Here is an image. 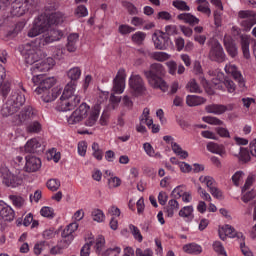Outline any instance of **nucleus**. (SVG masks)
<instances>
[{
	"instance_id": "63",
	"label": "nucleus",
	"mask_w": 256,
	"mask_h": 256,
	"mask_svg": "<svg viewBox=\"0 0 256 256\" xmlns=\"http://www.w3.org/2000/svg\"><path fill=\"white\" fill-rule=\"evenodd\" d=\"M122 105L123 107H126L128 111H131V109H133V100H131V97L128 95H125L122 97Z\"/></svg>"
},
{
	"instance_id": "43",
	"label": "nucleus",
	"mask_w": 256,
	"mask_h": 256,
	"mask_svg": "<svg viewBox=\"0 0 256 256\" xmlns=\"http://www.w3.org/2000/svg\"><path fill=\"white\" fill-rule=\"evenodd\" d=\"M199 181L200 183L206 185L209 191L215 187V179H213L211 176H200Z\"/></svg>"
},
{
	"instance_id": "33",
	"label": "nucleus",
	"mask_w": 256,
	"mask_h": 256,
	"mask_svg": "<svg viewBox=\"0 0 256 256\" xmlns=\"http://www.w3.org/2000/svg\"><path fill=\"white\" fill-rule=\"evenodd\" d=\"M240 45L245 59H249L251 57V53L249 52L250 40L248 35L240 36Z\"/></svg>"
},
{
	"instance_id": "36",
	"label": "nucleus",
	"mask_w": 256,
	"mask_h": 256,
	"mask_svg": "<svg viewBox=\"0 0 256 256\" xmlns=\"http://www.w3.org/2000/svg\"><path fill=\"white\" fill-rule=\"evenodd\" d=\"M178 215L185 219V221H188V223L193 221V219H195V215H193V206H185L181 208Z\"/></svg>"
},
{
	"instance_id": "45",
	"label": "nucleus",
	"mask_w": 256,
	"mask_h": 256,
	"mask_svg": "<svg viewBox=\"0 0 256 256\" xmlns=\"http://www.w3.org/2000/svg\"><path fill=\"white\" fill-rule=\"evenodd\" d=\"M173 7L178 9V11H191V8L189 5H187V2L183 0H175L172 2Z\"/></svg>"
},
{
	"instance_id": "57",
	"label": "nucleus",
	"mask_w": 256,
	"mask_h": 256,
	"mask_svg": "<svg viewBox=\"0 0 256 256\" xmlns=\"http://www.w3.org/2000/svg\"><path fill=\"white\" fill-rule=\"evenodd\" d=\"M45 247H49V242L41 241L40 243L35 244L34 245V254L39 255L40 253H42V251H43V249H45Z\"/></svg>"
},
{
	"instance_id": "8",
	"label": "nucleus",
	"mask_w": 256,
	"mask_h": 256,
	"mask_svg": "<svg viewBox=\"0 0 256 256\" xmlns=\"http://www.w3.org/2000/svg\"><path fill=\"white\" fill-rule=\"evenodd\" d=\"M2 183L6 185V187L15 189V187H19V185L23 183V176L21 175V172L14 174L9 170H4L2 172Z\"/></svg>"
},
{
	"instance_id": "7",
	"label": "nucleus",
	"mask_w": 256,
	"mask_h": 256,
	"mask_svg": "<svg viewBox=\"0 0 256 256\" xmlns=\"http://www.w3.org/2000/svg\"><path fill=\"white\" fill-rule=\"evenodd\" d=\"M208 57L210 61H215L216 63H224V61H227V55H225L223 46L219 41L212 43Z\"/></svg>"
},
{
	"instance_id": "24",
	"label": "nucleus",
	"mask_w": 256,
	"mask_h": 256,
	"mask_svg": "<svg viewBox=\"0 0 256 256\" xmlns=\"http://www.w3.org/2000/svg\"><path fill=\"white\" fill-rule=\"evenodd\" d=\"M55 83H56L55 77L44 78L40 82V85L37 86V88L35 89L36 95H41V93L51 90V87H53Z\"/></svg>"
},
{
	"instance_id": "35",
	"label": "nucleus",
	"mask_w": 256,
	"mask_h": 256,
	"mask_svg": "<svg viewBox=\"0 0 256 256\" xmlns=\"http://www.w3.org/2000/svg\"><path fill=\"white\" fill-rule=\"evenodd\" d=\"M223 231L226 235V237H230L231 239H241L242 241H245V237L243 236V233L236 232L235 228H233L231 225L227 224L224 226Z\"/></svg>"
},
{
	"instance_id": "6",
	"label": "nucleus",
	"mask_w": 256,
	"mask_h": 256,
	"mask_svg": "<svg viewBox=\"0 0 256 256\" xmlns=\"http://www.w3.org/2000/svg\"><path fill=\"white\" fill-rule=\"evenodd\" d=\"M129 87L135 97L147 94V87L145 86V81H143V78L139 74H132L130 76Z\"/></svg>"
},
{
	"instance_id": "5",
	"label": "nucleus",
	"mask_w": 256,
	"mask_h": 256,
	"mask_svg": "<svg viewBox=\"0 0 256 256\" xmlns=\"http://www.w3.org/2000/svg\"><path fill=\"white\" fill-rule=\"evenodd\" d=\"M39 117V111L33 106L24 107L19 115L14 116L13 123L14 125H23V123H29Z\"/></svg>"
},
{
	"instance_id": "4",
	"label": "nucleus",
	"mask_w": 256,
	"mask_h": 256,
	"mask_svg": "<svg viewBox=\"0 0 256 256\" xmlns=\"http://www.w3.org/2000/svg\"><path fill=\"white\" fill-rule=\"evenodd\" d=\"M238 21L243 31L248 33L256 25V12L253 10H240L238 12Z\"/></svg>"
},
{
	"instance_id": "56",
	"label": "nucleus",
	"mask_w": 256,
	"mask_h": 256,
	"mask_svg": "<svg viewBox=\"0 0 256 256\" xmlns=\"http://www.w3.org/2000/svg\"><path fill=\"white\" fill-rule=\"evenodd\" d=\"M109 189H116V187H121V180L119 177L114 176L108 179Z\"/></svg>"
},
{
	"instance_id": "23",
	"label": "nucleus",
	"mask_w": 256,
	"mask_h": 256,
	"mask_svg": "<svg viewBox=\"0 0 256 256\" xmlns=\"http://www.w3.org/2000/svg\"><path fill=\"white\" fill-rule=\"evenodd\" d=\"M224 47L230 57L234 59L236 55H238L237 45L235 44V41H233V38L231 36H224Z\"/></svg>"
},
{
	"instance_id": "1",
	"label": "nucleus",
	"mask_w": 256,
	"mask_h": 256,
	"mask_svg": "<svg viewBox=\"0 0 256 256\" xmlns=\"http://www.w3.org/2000/svg\"><path fill=\"white\" fill-rule=\"evenodd\" d=\"M143 73L150 87L153 89H160L163 93L169 91V84L163 79V76H165V67H163V64H151L150 69L145 70Z\"/></svg>"
},
{
	"instance_id": "12",
	"label": "nucleus",
	"mask_w": 256,
	"mask_h": 256,
	"mask_svg": "<svg viewBox=\"0 0 256 256\" xmlns=\"http://www.w3.org/2000/svg\"><path fill=\"white\" fill-rule=\"evenodd\" d=\"M55 67V59L48 57L31 67L32 73H47Z\"/></svg>"
},
{
	"instance_id": "34",
	"label": "nucleus",
	"mask_w": 256,
	"mask_h": 256,
	"mask_svg": "<svg viewBox=\"0 0 256 256\" xmlns=\"http://www.w3.org/2000/svg\"><path fill=\"white\" fill-rule=\"evenodd\" d=\"M179 21H183L184 23H188V25H199V18L195 17L191 13H182L177 16Z\"/></svg>"
},
{
	"instance_id": "2",
	"label": "nucleus",
	"mask_w": 256,
	"mask_h": 256,
	"mask_svg": "<svg viewBox=\"0 0 256 256\" xmlns=\"http://www.w3.org/2000/svg\"><path fill=\"white\" fill-rule=\"evenodd\" d=\"M49 29H51V24L47 14H41L34 20L32 28L28 31V37H37L41 33L49 31Z\"/></svg>"
},
{
	"instance_id": "10",
	"label": "nucleus",
	"mask_w": 256,
	"mask_h": 256,
	"mask_svg": "<svg viewBox=\"0 0 256 256\" xmlns=\"http://www.w3.org/2000/svg\"><path fill=\"white\" fill-rule=\"evenodd\" d=\"M30 5L31 0H15L12 3L11 15L13 17H22V15L29 11Z\"/></svg>"
},
{
	"instance_id": "52",
	"label": "nucleus",
	"mask_w": 256,
	"mask_h": 256,
	"mask_svg": "<svg viewBox=\"0 0 256 256\" xmlns=\"http://www.w3.org/2000/svg\"><path fill=\"white\" fill-rule=\"evenodd\" d=\"M215 253H218V255L227 256V251H225V247H223V244L219 241H215L212 245Z\"/></svg>"
},
{
	"instance_id": "29",
	"label": "nucleus",
	"mask_w": 256,
	"mask_h": 256,
	"mask_svg": "<svg viewBox=\"0 0 256 256\" xmlns=\"http://www.w3.org/2000/svg\"><path fill=\"white\" fill-rule=\"evenodd\" d=\"M206 147L210 153L220 155V157H225L226 155L225 146L223 145L217 144L215 142H209Z\"/></svg>"
},
{
	"instance_id": "60",
	"label": "nucleus",
	"mask_w": 256,
	"mask_h": 256,
	"mask_svg": "<svg viewBox=\"0 0 256 256\" xmlns=\"http://www.w3.org/2000/svg\"><path fill=\"white\" fill-rule=\"evenodd\" d=\"M93 245V241H89L86 243L80 250V256H89L91 255V246Z\"/></svg>"
},
{
	"instance_id": "14",
	"label": "nucleus",
	"mask_w": 256,
	"mask_h": 256,
	"mask_svg": "<svg viewBox=\"0 0 256 256\" xmlns=\"http://www.w3.org/2000/svg\"><path fill=\"white\" fill-rule=\"evenodd\" d=\"M152 41L156 49H159L160 51H165V49L169 47V41H171V38L168 37L167 34H163V32H160V35L157 33H154L152 35Z\"/></svg>"
},
{
	"instance_id": "49",
	"label": "nucleus",
	"mask_w": 256,
	"mask_h": 256,
	"mask_svg": "<svg viewBox=\"0 0 256 256\" xmlns=\"http://www.w3.org/2000/svg\"><path fill=\"white\" fill-rule=\"evenodd\" d=\"M103 247H105V237L98 236L96 238L95 251L98 255L103 251Z\"/></svg>"
},
{
	"instance_id": "59",
	"label": "nucleus",
	"mask_w": 256,
	"mask_h": 256,
	"mask_svg": "<svg viewBox=\"0 0 256 256\" xmlns=\"http://www.w3.org/2000/svg\"><path fill=\"white\" fill-rule=\"evenodd\" d=\"M223 85H225L228 93H235L236 86H235V82H233V80L226 78L223 81Z\"/></svg>"
},
{
	"instance_id": "32",
	"label": "nucleus",
	"mask_w": 256,
	"mask_h": 256,
	"mask_svg": "<svg viewBox=\"0 0 256 256\" xmlns=\"http://www.w3.org/2000/svg\"><path fill=\"white\" fill-rule=\"evenodd\" d=\"M77 41H79V34L73 33L68 36L66 48L69 53H75L77 51Z\"/></svg>"
},
{
	"instance_id": "18",
	"label": "nucleus",
	"mask_w": 256,
	"mask_h": 256,
	"mask_svg": "<svg viewBox=\"0 0 256 256\" xmlns=\"http://www.w3.org/2000/svg\"><path fill=\"white\" fill-rule=\"evenodd\" d=\"M224 69L228 75H232L233 79L237 81L239 87H245L243 75H241V72L237 70V66H235L234 64H226Z\"/></svg>"
},
{
	"instance_id": "44",
	"label": "nucleus",
	"mask_w": 256,
	"mask_h": 256,
	"mask_svg": "<svg viewBox=\"0 0 256 256\" xmlns=\"http://www.w3.org/2000/svg\"><path fill=\"white\" fill-rule=\"evenodd\" d=\"M152 59H154L155 61H167L169 59H171V55L167 54V52H154L151 54Z\"/></svg>"
},
{
	"instance_id": "19",
	"label": "nucleus",
	"mask_w": 256,
	"mask_h": 256,
	"mask_svg": "<svg viewBox=\"0 0 256 256\" xmlns=\"http://www.w3.org/2000/svg\"><path fill=\"white\" fill-rule=\"evenodd\" d=\"M0 217L4 221H13L15 219V210L3 200L0 201Z\"/></svg>"
},
{
	"instance_id": "20",
	"label": "nucleus",
	"mask_w": 256,
	"mask_h": 256,
	"mask_svg": "<svg viewBox=\"0 0 256 256\" xmlns=\"http://www.w3.org/2000/svg\"><path fill=\"white\" fill-rule=\"evenodd\" d=\"M42 37L43 45H49V43L60 41L61 37H63V32L61 30L51 29L48 30L47 33H45Z\"/></svg>"
},
{
	"instance_id": "50",
	"label": "nucleus",
	"mask_w": 256,
	"mask_h": 256,
	"mask_svg": "<svg viewBox=\"0 0 256 256\" xmlns=\"http://www.w3.org/2000/svg\"><path fill=\"white\" fill-rule=\"evenodd\" d=\"M40 215H42V217H47L48 219H53V217H55V212L53 208L44 206L40 210Z\"/></svg>"
},
{
	"instance_id": "37",
	"label": "nucleus",
	"mask_w": 256,
	"mask_h": 256,
	"mask_svg": "<svg viewBox=\"0 0 256 256\" xmlns=\"http://www.w3.org/2000/svg\"><path fill=\"white\" fill-rule=\"evenodd\" d=\"M67 77L70 81V83H77L79 79L81 78V68L79 67H73L68 70Z\"/></svg>"
},
{
	"instance_id": "41",
	"label": "nucleus",
	"mask_w": 256,
	"mask_h": 256,
	"mask_svg": "<svg viewBox=\"0 0 256 256\" xmlns=\"http://www.w3.org/2000/svg\"><path fill=\"white\" fill-rule=\"evenodd\" d=\"M186 89L187 91H189V93H203V91L201 90V86H199L195 79H191L187 83Z\"/></svg>"
},
{
	"instance_id": "30",
	"label": "nucleus",
	"mask_w": 256,
	"mask_h": 256,
	"mask_svg": "<svg viewBox=\"0 0 256 256\" xmlns=\"http://www.w3.org/2000/svg\"><path fill=\"white\" fill-rule=\"evenodd\" d=\"M47 17H48L50 26L51 25H61V23H64L65 19H67V17H65V14H63L62 12H54V13L47 15Z\"/></svg>"
},
{
	"instance_id": "16",
	"label": "nucleus",
	"mask_w": 256,
	"mask_h": 256,
	"mask_svg": "<svg viewBox=\"0 0 256 256\" xmlns=\"http://www.w3.org/2000/svg\"><path fill=\"white\" fill-rule=\"evenodd\" d=\"M233 109V104H210L205 106V111L207 113H212L213 115H223V113H226V111H233Z\"/></svg>"
},
{
	"instance_id": "55",
	"label": "nucleus",
	"mask_w": 256,
	"mask_h": 256,
	"mask_svg": "<svg viewBox=\"0 0 256 256\" xmlns=\"http://www.w3.org/2000/svg\"><path fill=\"white\" fill-rule=\"evenodd\" d=\"M46 185L50 191H57L59 187H61V181L57 179H50L47 181Z\"/></svg>"
},
{
	"instance_id": "27",
	"label": "nucleus",
	"mask_w": 256,
	"mask_h": 256,
	"mask_svg": "<svg viewBox=\"0 0 256 256\" xmlns=\"http://www.w3.org/2000/svg\"><path fill=\"white\" fill-rule=\"evenodd\" d=\"M179 211V202L176 199L168 201L167 206L164 207V213L167 217H173Z\"/></svg>"
},
{
	"instance_id": "11",
	"label": "nucleus",
	"mask_w": 256,
	"mask_h": 256,
	"mask_svg": "<svg viewBox=\"0 0 256 256\" xmlns=\"http://www.w3.org/2000/svg\"><path fill=\"white\" fill-rule=\"evenodd\" d=\"M127 74H125V69H119L116 77L113 80V88L112 91L117 95H121L123 91H125V78Z\"/></svg>"
},
{
	"instance_id": "31",
	"label": "nucleus",
	"mask_w": 256,
	"mask_h": 256,
	"mask_svg": "<svg viewBox=\"0 0 256 256\" xmlns=\"http://www.w3.org/2000/svg\"><path fill=\"white\" fill-rule=\"evenodd\" d=\"M183 251L188 255H201L203 248L197 243H190L183 246Z\"/></svg>"
},
{
	"instance_id": "3",
	"label": "nucleus",
	"mask_w": 256,
	"mask_h": 256,
	"mask_svg": "<svg viewBox=\"0 0 256 256\" xmlns=\"http://www.w3.org/2000/svg\"><path fill=\"white\" fill-rule=\"evenodd\" d=\"M23 53L27 65H33L34 63H37V61H39V59L42 57L41 47L33 42L24 45Z\"/></svg>"
},
{
	"instance_id": "13",
	"label": "nucleus",
	"mask_w": 256,
	"mask_h": 256,
	"mask_svg": "<svg viewBox=\"0 0 256 256\" xmlns=\"http://www.w3.org/2000/svg\"><path fill=\"white\" fill-rule=\"evenodd\" d=\"M25 94L20 89L12 90L9 98L8 105H14L18 109H21L25 105Z\"/></svg>"
},
{
	"instance_id": "15",
	"label": "nucleus",
	"mask_w": 256,
	"mask_h": 256,
	"mask_svg": "<svg viewBox=\"0 0 256 256\" xmlns=\"http://www.w3.org/2000/svg\"><path fill=\"white\" fill-rule=\"evenodd\" d=\"M79 105V98L67 99L60 97L56 109L57 111H71V109H75L76 106Z\"/></svg>"
},
{
	"instance_id": "48",
	"label": "nucleus",
	"mask_w": 256,
	"mask_h": 256,
	"mask_svg": "<svg viewBox=\"0 0 256 256\" xmlns=\"http://www.w3.org/2000/svg\"><path fill=\"white\" fill-rule=\"evenodd\" d=\"M129 229H130L134 239H136V241L141 243L143 241V235H141V231L139 230V228H137V226H135L133 224H130Z\"/></svg>"
},
{
	"instance_id": "40",
	"label": "nucleus",
	"mask_w": 256,
	"mask_h": 256,
	"mask_svg": "<svg viewBox=\"0 0 256 256\" xmlns=\"http://www.w3.org/2000/svg\"><path fill=\"white\" fill-rule=\"evenodd\" d=\"M9 201H11L12 205L16 207V209H21L23 205H25V198L21 197L19 195H9L8 196Z\"/></svg>"
},
{
	"instance_id": "62",
	"label": "nucleus",
	"mask_w": 256,
	"mask_h": 256,
	"mask_svg": "<svg viewBox=\"0 0 256 256\" xmlns=\"http://www.w3.org/2000/svg\"><path fill=\"white\" fill-rule=\"evenodd\" d=\"M61 235L65 239L64 241H66V243H68V245L71 243V241H73V233L68 228V226L63 230Z\"/></svg>"
},
{
	"instance_id": "17",
	"label": "nucleus",
	"mask_w": 256,
	"mask_h": 256,
	"mask_svg": "<svg viewBox=\"0 0 256 256\" xmlns=\"http://www.w3.org/2000/svg\"><path fill=\"white\" fill-rule=\"evenodd\" d=\"M24 170L26 173H35L41 169V159L35 156H26Z\"/></svg>"
},
{
	"instance_id": "53",
	"label": "nucleus",
	"mask_w": 256,
	"mask_h": 256,
	"mask_svg": "<svg viewBox=\"0 0 256 256\" xmlns=\"http://www.w3.org/2000/svg\"><path fill=\"white\" fill-rule=\"evenodd\" d=\"M256 197V192L255 190H250L248 192H244L241 196V201H243V203H249L250 201H253V199H255Z\"/></svg>"
},
{
	"instance_id": "26",
	"label": "nucleus",
	"mask_w": 256,
	"mask_h": 256,
	"mask_svg": "<svg viewBox=\"0 0 256 256\" xmlns=\"http://www.w3.org/2000/svg\"><path fill=\"white\" fill-rule=\"evenodd\" d=\"M24 149L26 153H39L41 151V142L37 138L30 139Z\"/></svg>"
},
{
	"instance_id": "38",
	"label": "nucleus",
	"mask_w": 256,
	"mask_h": 256,
	"mask_svg": "<svg viewBox=\"0 0 256 256\" xmlns=\"http://www.w3.org/2000/svg\"><path fill=\"white\" fill-rule=\"evenodd\" d=\"M19 109L14 106L9 104V100H7L6 105H4L1 109V115L4 117H10V115H15Z\"/></svg>"
},
{
	"instance_id": "9",
	"label": "nucleus",
	"mask_w": 256,
	"mask_h": 256,
	"mask_svg": "<svg viewBox=\"0 0 256 256\" xmlns=\"http://www.w3.org/2000/svg\"><path fill=\"white\" fill-rule=\"evenodd\" d=\"M89 105L87 103H82L79 108H77L67 119L69 125H77V123H81L87 117V113H89Z\"/></svg>"
},
{
	"instance_id": "28",
	"label": "nucleus",
	"mask_w": 256,
	"mask_h": 256,
	"mask_svg": "<svg viewBox=\"0 0 256 256\" xmlns=\"http://www.w3.org/2000/svg\"><path fill=\"white\" fill-rule=\"evenodd\" d=\"M207 103V99L197 96V95H188L186 96V104L188 107H197L199 105H204Z\"/></svg>"
},
{
	"instance_id": "64",
	"label": "nucleus",
	"mask_w": 256,
	"mask_h": 256,
	"mask_svg": "<svg viewBox=\"0 0 256 256\" xmlns=\"http://www.w3.org/2000/svg\"><path fill=\"white\" fill-rule=\"evenodd\" d=\"M136 256H153V250L148 248V249L142 251L141 248H137Z\"/></svg>"
},
{
	"instance_id": "47",
	"label": "nucleus",
	"mask_w": 256,
	"mask_h": 256,
	"mask_svg": "<svg viewBox=\"0 0 256 256\" xmlns=\"http://www.w3.org/2000/svg\"><path fill=\"white\" fill-rule=\"evenodd\" d=\"M202 121H204V123H208V125H218L221 126L223 125V121L217 117H213V116H204L202 118Z\"/></svg>"
},
{
	"instance_id": "46",
	"label": "nucleus",
	"mask_w": 256,
	"mask_h": 256,
	"mask_svg": "<svg viewBox=\"0 0 256 256\" xmlns=\"http://www.w3.org/2000/svg\"><path fill=\"white\" fill-rule=\"evenodd\" d=\"M41 129V123H39V121H34L27 126L26 131L28 133H41Z\"/></svg>"
},
{
	"instance_id": "22",
	"label": "nucleus",
	"mask_w": 256,
	"mask_h": 256,
	"mask_svg": "<svg viewBox=\"0 0 256 256\" xmlns=\"http://www.w3.org/2000/svg\"><path fill=\"white\" fill-rule=\"evenodd\" d=\"M62 89L59 87L53 88L52 90H46L42 92L41 99L44 101V103H51V101H55L59 95L62 93Z\"/></svg>"
},
{
	"instance_id": "61",
	"label": "nucleus",
	"mask_w": 256,
	"mask_h": 256,
	"mask_svg": "<svg viewBox=\"0 0 256 256\" xmlns=\"http://www.w3.org/2000/svg\"><path fill=\"white\" fill-rule=\"evenodd\" d=\"M240 161H243V163L251 161V155H249V150L240 147Z\"/></svg>"
},
{
	"instance_id": "58",
	"label": "nucleus",
	"mask_w": 256,
	"mask_h": 256,
	"mask_svg": "<svg viewBox=\"0 0 256 256\" xmlns=\"http://www.w3.org/2000/svg\"><path fill=\"white\" fill-rule=\"evenodd\" d=\"M118 31L121 35H129V33H133V31H135V28L127 24H122L119 26Z\"/></svg>"
},
{
	"instance_id": "51",
	"label": "nucleus",
	"mask_w": 256,
	"mask_h": 256,
	"mask_svg": "<svg viewBox=\"0 0 256 256\" xmlns=\"http://www.w3.org/2000/svg\"><path fill=\"white\" fill-rule=\"evenodd\" d=\"M92 219L97 223H103L105 221V214L101 210L96 209L92 212Z\"/></svg>"
},
{
	"instance_id": "25",
	"label": "nucleus",
	"mask_w": 256,
	"mask_h": 256,
	"mask_svg": "<svg viewBox=\"0 0 256 256\" xmlns=\"http://www.w3.org/2000/svg\"><path fill=\"white\" fill-rule=\"evenodd\" d=\"M99 113H101V106L99 104H96L92 108L90 115L85 121L86 127H93V125L97 123V119H99Z\"/></svg>"
},
{
	"instance_id": "54",
	"label": "nucleus",
	"mask_w": 256,
	"mask_h": 256,
	"mask_svg": "<svg viewBox=\"0 0 256 256\" xmlns=\"http://www.w3.org/2000/svg\"><path fill=\"white\" fill-rule=\"evenodd\" d=\"M122 7H125V9H127L130 15H137V13H139V10H137V7H135V5H133V3L131 2H127V1L122 2Z\"/></svg>"
},
{
	"instance_id": "39",
	"label": "nucleus",
	"mask_w": 256,
	"mask_h": 256,
	"mask_svg": "<svg viewBox=\"0 0 256 256\" xmlns=\"http://www.w3.org/2000/svg\"><path fill=\"white\" fill-rule=\"evenodd\" d=\"M69 247L67 240L58 243L50 249V255H62L63 251Z\"/></svg>"
},
{
	"instance_id": "21",
	"label": "nucleus",
	"mask_w": 256,
	"mask_h": 256,
	"mask_svg": "<svg viewBox=\"0 0 256 256\" xmlns=\"http://www.w3.org/2000/svg\"><path fill=\"white\" fill-rule=\"evenodd\" d=\"M77 87V83L69 82L61 95L62 99H78V103H81V96L75 94V88Z\"/></svg>"
},
{
	"instance_id": "42",
	"label": "nucleus",
	"mask_w": 256,
	"mask_h": 256,
	"mask_svg": "<svg viewBox=\"0 0 256 256\" xmlns=\"http://www.w3.org/2000/svg\"><path fill=\"white\" fill-rule=\"evenodd\" d=\"M147 37V34L145 32L138 31L135 34L132 35V41L136 45H143V41H145V38Z\"/></svg>"
}]
</instances>
